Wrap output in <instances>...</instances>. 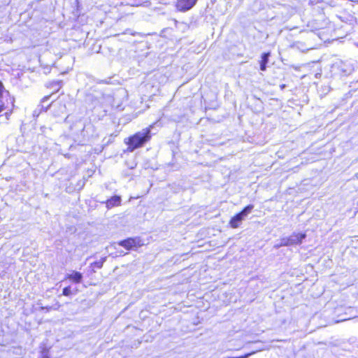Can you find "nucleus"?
<instances>
[{
	"label": "nucleus",
	"instance_id": "7",
	"mask_svg": "<svg viewBox=\"0 0 358 358\" xmlns=\"http://www.w3.org/2000/svg\"><path fill=\"white\" fill-rule=\"evenodd\" d=\"M120 203L121 197L120 196H114L107 200L106 206L107 208H110L120 205Z\"/></svg>",
	"mask_w": 358,
	"mask_h": 358
},
{
	"label": "nucleus",
	"instance_id": "8",
	"mask_svg": "<svg viewBox=\"0 0 358 358\" xmlns=\"http://www.w3.org/2000/svg\"><path fill=\"white\" fill-rule=\"evenodd\" d=\"M270 56L269 52H264L262 55V60L260 62V69L261 71H265L266 69V64L268 62V57Z\"/></svg>",
	"mask_w": 358,
	"mask_h": 358
},
{
	"label": "nucleus",
	"instance_id": "12",
	"mask_svg": "<svg viewBox=\"0 0 358 358\" xmlns=\"http://www.w3.org/2000/svg\"><path fill=\"white\" fill-rule=\"evenodd\" d=\"M61 87V82H57L54 87V90L57 91Z\"/></svg>",
	"mask_w": 358,
	"mask_h": 358
},
{
	"label": "nucleus",
	"instance_id": "4",
	"mask_svg": "<svg viewBox=\"0 0 358 358\" xmlns=\"http://www.w3.org/2000/svg\"><path fill=\"white\" fill-rule=\"evenodd\" d=\"M197 0H177V8L180 11H187L192 8Z\"/></svg>",
	"mask_w": 358,
	"mask_h": 358
},
{
	"label": "nucleus",
	"instance_id": "10",
	"mask_svg": "<svg viewBox=\"0 0 358 358\" xmlns=\"http://www.w3.org/2000/svg\"><path fill=\"white\" fill-rule=\"evenodd\" d=\"M106 257H103L100 260L93 262L91 266L96 268H101L106 261Z\"/></svg>",
	"mask_w": 358,
	"mask_h": 358
},
{
	"label": "nucleus",
	"instance_id": "1",
	"mask_svg": "<svg viewBox=\"0 0 358 358\" xmlns=\"http://www.w3.org/2000/svg\"><path fill=\"white\" fill-rule=\"evenodd\" d=\"M150 128H145L136 133L129 137L127 143L129 145V150L133 151L143 145L150 138Z\"/></svg>",
	"mask_w": 358,
	"mask_h": 358
},
{
	"label": "nucleus",
	"instance_id": "11",
	"mask_svg": "<svg viewBox=\"0 0 358 358\" xmlns=\"http://www.w3.org/2000/svg\"><path fill=\"white\" fill-rule=\"evenodd\" d=\"M71 294V289L70 287H66L63 289V294L64 296H69Z\"/></svg>",
	"mask_w": 358,
	"mask_h": 358
},
{
	"label": "nucleus",
	"instance_id": "13",
	"mask_svg": "<svg viewBox=\"0 0 358 358\" xmlns=\"http://www.w3.org/2000/svg\"><path fill=\"white\" fill-rule=\"evenodd\" d=\"M3 102L0 99V112L3 110Z\"/></svg>",
	"mask_w": 358,
	"mask_h": 358
},
{
	"label": "nucleus",
	"instance_id": "14",
	"mask_svg": "<svg viewBox=\"0 0 358 358\" xmlns=\"http://www.w3.org/2000/svg\"><path fill=\"white\" fill-rule=\"evenodd\" d=\"M38 115H39V114H38V113H36V110L34 112V116H38Z\"/></svg>",
	"mask_w": 358,
	"mask_h": 358
},
{
	"label": "nucleus",
	"instance_id": "3",
	"mask_svg": "<svg viewBox=\"0 0 358 358\" xmlns=\"http://www.w3.org/2000/svg\"><path fill=\"white\" fill-rule=\"evenodd\" d=\"M119 245L124 247L127 250L137 248L140 244V239L137 238H129L126 240L121 241Z\"/></svg>",
	"mask_w": 358,
	"mask_h": 358
},
{
	"label": "nucleus",
	"instance_id": "2",
	"mask_svg": "<svg viewBox=\"0 0 358 358\" xmlns=\"http://www.w3.org/2000/svg\"><path fill=\"white\" fill-rule=\"evenodd\" d=\"M253 208L254 206L250 204L245 206L242 211L232 217L229 222L231 227L234 229L238 228L241 222L252 212Z\"/></svg>",
	"mask_w": 358,
	"mask_h": 358
},
{
	"label": "nucleus",
	"instance_id": "15",
	"mask_svg": "<svg viewBox=\"0 0 358 358\" xmlns=\"http://www.w3.org/2000/svg\"><path fill=\"white\" fill-rule=\"evenodd\" d=\"M42 358H44V357H42Z\"/></svg>",
	"mask_w": 358,
	"mask_h": 358
},
{
	"label": "nucleus",
	"instance_id": "9",
	"mask_svg": "<svg viewBox=\"0 0 358 358\" xmlns=\"http://www.w3.org/2000/svg\"><path fill=\"white\" fill-rule=\"evenodd\" d=\"M282 246H290L289 238L284 237L280 239V242L275 245V248H278Z\"/></svg>",
	"mask_w": 358,
	"mask_h": 358
},
{
	"label": "nucleus",
	"instance_id": "5",
	"mask_svg": "<svg viewBox=\"0 0 358 358\" xmlns=\"http://www.w3.org/2000/svg\"><path fill=\"white\" fill-rule=\"evenodd\" d=\"M306 237V234L304 233H294L290 236H289V241L290 245H294L301 244L302 241Z\"/></svg>",
	"mask_w": 358,
	"mask_h": 358
},
{
	"label": "nucleus",
	"instance_id": "6",
	"mask_svg": "<svg viewBox=\"0 0 358 358\" xmlns=\"http://www.w3.org/2000/svg\"><path fill=\"white\" fill-rule=\"evenodd\" d=\"M66 278L73 282L80 283L83 279V274L78 271H73L71 273L66 275Z\"/></svg>",
	"mask_w": 358,
	"mask_h": 358
}]
</instances>
